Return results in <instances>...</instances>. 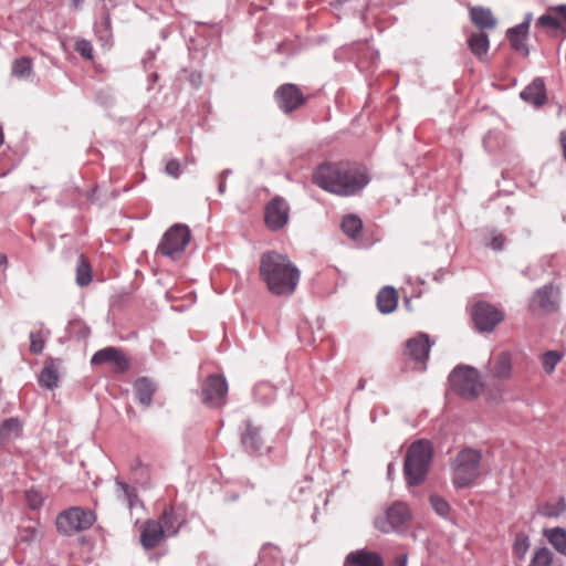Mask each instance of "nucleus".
<instances>
[{
    "instance_id": "obj_39",
    "label": "nucleus",
    "mask_w": 566,
    "mask_h": 566,
    "mask_svg": "<svg viewBox=\"0 0 566 566\" xmlns=\"http://www.w3.org/2000/svg\"><path fill=\"white\" fill-rule=\"evenodd\" d=\"M430 504L439 516L447 517L449 515L450 505L443 497L439 495H431Z\"/></svg>"
},
{
    "instance_id": "obj_16",
    "label": "nucleus",
    "mask_w": 566,
    "mask_h": 566,
    "mask_svg": "<svg viewBox=\"0 0 566 566\" xmlns=\"http://www.w3.org/2000/svg\"><path fill=\"white\" fill-rule=\"evenodd\" d=\"M109 363L114 366L116 373H124L129 368V361L123 352L115 347H106L97 350L92 359L91 364H105Z\"/></svg>"
},
{
    "instance_id": "obj_56",
    "label": "nucleus",
    "mask_w": 566,
    "mask_h": 566,
    "mask_svg": "<svg viewBox=\"0 0 566 566\" xmlns=\"http://www.w3.org/2000/svg\"><path fill=\"white\" fill-rule=\"evenodd\" d=\"M366 387V380L364 378H360L357 384V390L361 391Z\"/></svg>"
},
{
    "instance_id": "obj_24",
    "label": "nucleus",
    "mask_w": 566,
    "mask_h": 566,
    "mask_svg": "<svg viewBox=\"0 0 566 566\" xmlns=\"http://www.w3.org/2000/svg\"><path fill=\"white\" fill-rule=\"evenodd\" d=\"M470 18L472 22L480 29H494L496 19L493 17L492 11L483 7H473L470 10Z\"/></svg>"
},
{
    "instance_id": "obj_25",
    "label": "nucleus",
    "mask_w": 566,
    "mask_h": 566,
    "mask_svg": "<svg viewBox=\"0 0 566 566\" xmlns=\"http://www.w3.org/2000/svg\"><path fill=\"white\" fill-rule=\"evenodd\" d=\"M544 537L560 555L566 557V530L564 527H552L544 530Z\"/></svg>"
},
{
    "instance_id": "obj_20",
    "label": "nucleus",
    "mask_w": 566,
    "mask_h": 566,
    "mask_svg": "<svg viewBox=\"0 0 566 566\" xmlns=\"http://www.w3.org/2000/svg\"><path fill=\"white\" fill-rule=\"evenodd\" d=\"M520 96L523 101L535 106L543 105L546 102L545 84L543 80L535 78L520 93Z\"/></svg>"
},
{
    "instance_id": "obj_37",
    "label": "nucleus",
    "mask_w": 566,
    "mask_h": 566,
    "mask_svg": "<svg viewBox=\"0 0 566 566\" xmlns=\"http://www.w3.org/2000/svg\"><path fill=\"white\" fill-rule=\"evenodd\" d=\"M552 563V552L547 547H541L534 551L528 566H551Z\"/></svg>"
},
{
    "instance_id": "obj_29",
    "label": "nucleus",
    "mask_w": 566,
    "mask_h": 566,
    "mask_svg": "<svg viewBox=\"0 0 566 566\" xmlns=\"http://www.w3.org/2000/svg\"><path fill=\"white\" fill-rule=\"evenodd\" d=\"M21 434V423L17 418H8L0 424V446L13 441Z\"/></svg>"
},
{
    "instance_id": "obj_43",
    "label": "nucleus",
    "mask_w": 566,
    "mask_h": 566,
    "mask_svg": "<svg viewBox=\"0 0 566 566\" xmlns=\"http://www.w3.org/2000/svg\"><path fill=\"white\" fill-rule=\"evenodd\" d=\"M76 52L85 59L91 60L93 57V48L90 41L78 40L75 43Z\"/></svg>"
},
{
    "instance_id": "obj_47",
    "label": "nucleus",
    "mask_w": 566,
    "mask_h": 566,
    "mask_svg": "<svg viewBox=\"0 0 566 566\" xmlns=\"http://www.w3.org/2000/svg\"><path fill=\"white\" fill-rule=\"evenodd\" d=\"M557 13V19L560 20L562 29L566 30V4H559L552 9Z\"/></svg>"
},
{
    "instance_id": "obj_38",
    "label": "nucleus",
    "mask_w": 566,
    "mask_h": 566,
    "mask_svg": "<svg viewBox=\"0 0 566 566\" xmlns=\"http://www.w3.org/2000/svg\"><path fill=\"white\" fill-rule=\"evenodd\" d=\"M530 548V538L524 533H517L513 543V554L514 556L522 560L527 554Z\"/></svg>"
},
{
    "instance_id": "obj_34",
    "label": "nucleus",
    "mask_w": 566,
    "mask_h": 566,
    "mask_svg": "<svg viewBox=\"0 0 566 566\" xmlns=\"http://www.w3.org/2000/svg\"><path fill=\"white\" fill-rule=\"evenodd\" d=\"M92 281V270L88 263H86L83 255H80L76 265V283L80 286H85Z\"/></svg>"
},
{
    "instance_id": "obj_53",
    "label": "nucleus",
    "mask_w": 566,
    "mask_h": 566,
    "mask_svg": "<svg viewBox=\"0 0 566 566\" xmlns=\"http://www.w3.org/2000/svg\"><path fill=\"white\" fill-rule=\"evenodd\" d=\"M232 174L231 169H224L218 177V179L226 180Z\"/></svg>"
},
{
    "instance_id": "obj_30",
    "label": "nucleus",
    "mask_w": 566,
    "mask_h": 566,
    "mask_svg": "<svg viewBox=\"0 0 566 566\" xmlns=\"http://www.w3.org/2000/svg\"><path fill=\"white\" fill-rule=\"evenodd\" d=\"M566 512V500L564 496L558 497L555 502L547 501L537 507V513L544 517L556 518Z\"/></svg>"
},
{
    "instance_id": "obj_36",
    "label": "nucleus",
    "mask_w": 566,
    "mask_h": 566,
    "mask_svg": "<svg viewBox=\"0 0 566 566\" xmlns=\"http://www.w3.org/2000/svg\"><path fill=\"white\" fill-rule=\"evenodd\" d=\"M563 354L558 350H548L541 356V363L546 374H552L562 360Z\"/></svg>"
},
{
    "instance_id": "obj_12",
    "label": "nucleus",
    "mask_w": 566,
    "mask_h": 566,
    "mask_svg": "<svg viewBox=\"0 0 566 566\" xmlns=\"http://www.w3.org/2000/svg\"><path fill=\"white\" fill-rule=\"evenodd\" d=\"M275 99L279 108L284 113H291L304 104L305 97L295 84H283L275 91Z\"/></svg>"
},
{
    "instance_id": "obj_35",
    "label": "nucleus",
    "mask_w": 566,
    "mask_h": 566,
    "mask_svg": "<svg viewBox=\"0 0 566 566\" xmlns=\"http://www.w3.org/2000/svg\"><path fill=\"white\" fill-rule=\"evenodd\" d=\"M32 62L29 57L17 59L12 64V75L18 78H27L31 74Z\"/></svg>"
},
{
    "instance_id": "obj_27",
    "label": "nucleus",
    "mask_w": 566,
    "mask_h": 566,
    "mask_svg": "<svg viewBox=\"0 0 566 566\" xmlns=\"http://www.w3.org/2000/svg\"><path fill=\"white\" fill-rule=\"evenodd\" d=\"M116 486L117 499L122 502H125L130 511L137 507L138 505L143 506V504L138 500L137 492L134 488L119 480H116Z\"/></svg>"
},
{
    "instance_id": "obj_22",
    "label": "nucleus",
    "mask_w": 566,
    "mask_h": 566,
    "mask_svg": "<svg viewBox=\"0 0 566 566\" xmlns=\"http://www.w3.org/2000/svg\"><path fill=\"white\" fill-rule=\"evenodd\" d=\"M398 294L397 291L390 286H384L377 294V307L380 313L389 314L397 308Z\"/></svg>"
},
{
    "instance_id": "obj_7",
    "label": "nucleus",
    "mask_w": 566,
    "mask_h": 566,
    "mask_svg": "<svg viewBox=\"0 0 566 566\" xmlns=\"http://www.w3.org/2000/svg\"><path fill=\"white\" fill-rule=\"evenodd\" d=\"M95 520V514L91 510L71 507L57 515L56 527L62 534L71 535L90 528Z\"/></svg>"
},
{
    "instance_id": "obj_31",
    "label": "nucleus",
    "mask_w": 566,
    "mask_h": 566,
    "mask_svg": "<svg viewBox=\"0 0 566 566\" xmlns=\"http://www.w3.org/2000/svg\"><path fill=\"white\" fill-rule=\"evenodd\" d=\"M254 400L260 405H270L276 397L274 386L268 381H260L253 388Z\"/></svg>"
},
{
    "instance_id": "obj_54",
    "label": "nucleus",
    "mask_w": 566,
    "mask_h": 566,
    "mask_svg": "<svg viewBox=\"0 0 566 566\" xmlns=\"http://www.w3.org/2000/svg\"><path fill=\"white\" fill-rule=\"evenodd\" d=\"M398 566H406L407 564V555H399L397 557Z\"/></svg>"
},
{
    "instance_id": "obj_4",
    "label": "nucleus",
    "mask_w": 566,
    "mask_h": 566,
    "mask_svg": "<svg viewBox=\"0 0 566 566\" xmlns=\"http://www.w3.org/2000/svg\"><path fill=\"white\" fill-rule=\"evenodd\" d=\"M481 458V452L472 448H465L457 454L451 463L455 489L467 488L480 476Z\"/></svg>"
},
{
    "instance_id": "obj_45",
    "label": "nucleus",
    "mask_w": 566,
    "mask_h": 566,
    "mask_svg": "<svg viewBox=\"0 0 566 566\" xmlns=\"http://www.w3.org/2000/svg\"><path fill=\"white\" fill-rule=\"evenodd\" d=\"M504 243H505V238L503 237V234L497 233V232H492L491 241H490V243H488V245H490L494 251H501L504 247Z\"/></svg>"
},
{
    "instance_id": "obj_51",
    "label": "nucleus",
    "mask_w": 566,
    "mask_h": 566,
    "mask_svg": "<svg viewBox=\"0 0 566 566\" xmlns=\"http://www.w3.org/2000/svg\"><path fill=\"white\" fill-rule=\"evenodd\" d=\"M218 191L220 195H223L226 192V189H227V186H226V180H222V179H218Z\"/></svg>"
},
{
    "instance_id": "obj_1",
    "label": "nucleus",
    "mask_w": 566,
    "mask_h": 566,
    "mask_svg": "<svg viewBox=\"0 0 566 566\" xmlns=\"http://www.w3.org/2000/svg\"><path fill=\"white\" fill-rule=\"evenodd\" d=\"M314 184L338 196H353L369 182L365 170L349 163H326L316 168Z\"/></svg>"
},
{
    "instance_id": "obj_15",
    "label": "nucleus",
    "mask_w": 566,
    "mask_h": 566,
    "mask_svg": "<svg viewBox=\"0 0 566 566\" xmlns=\"http://www.w3.org/2000/svg\"><path fill=\"white\" fill-rule=\"evenodd\" d=\"M434 342L426 333H418L406 342V352L415 361L424 364Z\"/></svg>"
},
{
    "instance_id": "obj_50",
    "label": "nucleus",
    "mask_w": 566,
    "mask_h": 566,
    "mask_svg": "<svg viewBox=\"0 0 566 566\" xmlns=\"http://www.w3.org/2000/svg\"><path fill=\"white\" fill-rule=\"evenodd\" d=\"M493 137V133L490 132L484 138H483V145L485 147V149L488 150H492L491 147H490V143H491V138Z\"/></svg>"
},
{
    "instance_id": "obj_48",
    "label": "nucleus",
    "mask_w": 566,
    "mask_h": 566,
    "mask_svg": "<svg viewBox=\"0 0 566 566\" xmlns=\"http://www.w3.org/2000/svg\"><path fill=\"white\" fill-rule=\"evenodd\" d=\"M528 30L526 29V23H520L511 29H509L507 34L526 36Z\"/></svg>"
},
{
    "instance_id": "obj_19",
    "label": "nucleus",
    "mask_w": 566,
    "mask_h": 566,
    "mask_svg": "<svg viewBox=\"0 0 566 566\" xmlns=\"http://www.w3.org/2000/svg\"><path fill=\"white\" fill-rule=\"evenodd\" d=\"M344 566H384L379 554L359 549L347 555Z\"/></svg>"
},
{
    "instance_id": "obj_60",
    "label": "nucleus",
    "mask_w": 566,
    "mask_h": 566,
    "mask_svg": "<svg viewBox=\"0 0 566 566\" xmlns=\"http://www.w3.org/2000/svg\"><path fill=\"white\" fill-rule=\"evenodd\" d=\"M139 469H140V470H145L146 468H145L140 462H138V463L136 464V467L134 468V471H137V470H139Z\"/></svg>"
},
{
    "instance_id": "obj_21",
    "label": "nucleus",
    "mask_w": 566,
    "mask_h": 566,
    "mask_svg": "<svg viewBox=\"0 0 566 566\" xmlns=\"http://www.w3.org/2000/svg\"><path fill=\"white\" fill-rule=\"evenodd\" d=\"M134 391L137 401L145 407H149L156 391V386L149 378L140 377L134 382Z\"/></svg>"
},
{
    "instance_id": "obj_14",
    "label": "nucleus",
    "mask_w": 566,
    "mask_h": 566,
    "mask_svg": "<svg viewBox=\"0 0 566 566\" xmlns=\"http://www.w3.org/2000/svg\"><path fill=\"white\" fill-rule=\"evenodd\" d=\"M241 442L245 451L251 454H261L263 451L270 450L263 439L262 428L250 420L245 422V429L241 433Z\"/></svg>"
},
{
    "instance_id": "obj_18",
    "label": "nucleus",
    "mask_w": 566,
    "mask_h": 566,
    "mask_svg": "<svg viewBox=\"0 0 566 566\" xmlns=\"http://www.w3.org/2000/svg\"><path fill=\"white\" fill-rule=\"evenodd\" d=\"M489 375L496 380H507L512 375L511 355L502 352L489 361Z\"/></svg>"
},
{
    "instance_id": "obj_26",
    "label": "nucleus",
    "mask_w": 566,
    "mask_h": 566,
    "mask_svg": "<svg viewBox=\"0 0 566 566\" xmlns=\"http://www.w3.org/2000/svg\"><path fill=\"white\" fill-rule=\"evenodd\" d=\"M468 45L471 52L482 60L490 49V40L486 33L474 32L468 38Z\"/></svg>"
},
{
    "instance_id": "obj_44",
    "label": "nucleus",
    "mask_w": 566,
    "mask_h": 566,
    "mask_svg": "<svg viewBox=\"0 0 566 566\" xmlns=\"http://www.w3.org/2000/svg\"><path fill=\"white\" fill-rule=\"evenodd\" d=\"M165 171L167 175L178 178L181 175L180 163L176 159H171L166 164Z\"/></svg>"
},
{
    "instance_id": "obj_11",
    "label": "nucleus",
    "mask_w": 566,
    "mask_h": 566,
    "mask_svg": "<svg viewBox=\"0 0 566 566\" xmlns=\"http://www.w3.org/2000/svg\"><path fill=\"white\" fill-rule=\"evenodd\" d=\"M289 218L290 206L284 198L276 196L265 206L264 221L269 229H282L289 222Z\"/></svg>"
},
{
    "instance_id": "obj_5",
    "label": "nucleus",
    "mask_w": 566,
    "mask_h": 566,
    "mask_svg": "<svg viewBox=\"0 0 566 566\" xmlns=\"http://www.w3.org/2000/svg\"><path fill=\"white\" fill-rule=\"evenodd\" d=\"M449 382L452 390L460 397L473 400L483 389L480 373L471 366H458L450 376Z\"/></svg>"
},
{
    "instance_id": "obj_10",
    "label": "nucleus",
    "mask_w": 566,
    "mask_h": 566,
    "mask_svg": "<svg viewBox=\"0 0 566 566\" xmlns=\"http://www.w3.org/2000/svg\"><path fill=\"white\" fill-rule=\"evenodd\" d=\"M228 394V384L224 377L211 375L202 386V401L210 407L224 405Z\"/></svg>"
},
{
    "instance_id": "obj_8",
    "label": "nucleus",
    "mask_w": 566,
    "mask_h": 566,
    "mask_svg": "<svg viewBox=\"0 0 566 566\" xmlns=\"http://www.w3.org/2000/svg\"><path fill=\"white\" fill-rule=\"evenodd\" d=\"M190 238L191 233L188 226L176 223L165 232L158 245V251L163 255L175 260L185 251Z\"/></svg>"
},
{
    "instance_id": "obj_46",
    "label": "nucleus",
    "mask_w": 566,
    "mask_h": 566,
    "mask_svg": "<svg viewBox=\"0 0 566 566\" xmlns=\"http://www.w3.org/2000/svg\"><path fill=\"white\" fill-rule=\"evenodd\" d=\"M36 530L32 526L24 527L20 531V541L30 543L35 539Z\"/></svg>"
},
{
    "instance_id": "obj_58",
    "label": "nucleus",
    "mask_w": 566,
    "mask_h": 566,
    "mask_svg": "<svg viewBox=\"0 0 566 566\" xmlns=\"http://www.w3.org/2000/svg\"><path fill=\"white\" fill-rule=\"evenodd\" d=\"M104 24H105V28L108 30L109 27H111V18H109V14H105L104 17Z\"/></svg>"
},
{
    "instance_id": "obj_3",
    "label": "nucleus",
    "mask_w": 566,
    "mask_h": 566,
    "mask_svg": "<svg viewBox=\"0 0 566 566\" xmlns=\"http://www.w3.org/2000/svg\"><path fill=\"white\" fill-rule=\"evenodd\" d=\"M432 453V444L428 440H418L410 446L403 463L408 485L417 486L424 481Z\"/></svg>"
},
{
    "instance_id": "obj_57",
    "label": "nucleus",
    "mask_w": 566,
    "mask_h": 566,
    "mask_svg": "<svg viewBox=\"0 0 566 566\" xmlns=\"http://www.w3.org/2000/svg\"><path fill=\"white\" fill-rule=\"evenodd\" d=\"M8 259L4 254L0 253V268L7 265Z\"/></svg>"
},
{
    "instance_id": "obj_13",
    "label": "nucleus",
    "mask_w": 566,
    "mask_h": 566,
    "mask_svg": "<svg viewBox=\"0 0 566 566\" xmlns=\"http://www.w3.org/2000/svg\"><path fill=\"white\" fill-rule=\"evenodd\" d=\"M559 292L554 285L547 284L535 291L530 302L532 311L555 312L558 307Z\"/></svg>"
},
{
    "instance_id": "obj_2",
    "label": "nucleus",
    "mask_w": 566,
    "mask_h": 566,
    "mask_svg": "<svg viewBox=\"0 0 566 566\" xmlns=\"http://www.w3.org/2000/svg\"><path fill=\"white\" fill-rule=\"evenodd\" d=\"M260 277L275 296H291L300 282L297 266L284 254L269 251L260 260Z\"/></svg>"
},
{
    "instance_id": "obj_59",
    "label": "nucleus",
    "mask_w": 566,
    "mask_h": 566,
    "mask_svg": "<svg viewBox=\"0 0 566 566\" xmlns=\"http://www.w3.org/2000/svg\"><path fill=\"white\" fill-rule=\"evenodd\" d=\"M157 80H158V75H157V73H151V74L149 75V81H150V83H151V84L156 83V82H157Z\"/></svg>"
},
{
    "instance_id": "obj_42",
    "label": "nucleus",
    "mask_w": 566,
    "mask_h": 566,
    "mask_svg": "<svg viewBox=\"0 0 566 566\" xmlns=\"http://www.w3.org/2000/svg\"><path fill=\"white\" fill-rule=\"evenodd\" d=\"M511 46L517 51L524 53V55H528V49L525 44L526 36L511 35L507 34Z\"/></svg>"
},
{
    "instance_id": "obj_61",
    "label": "nucleus",
    "mask_w": 566,
    "mask_h": 566,
    "mask_svg": "<svg viewBox=\"0 0 566 566\" xmlns=\"http://www.w3.org/2000/svg\"><path fill=\"white\" fill-rule=\"evenodd\" d=\"M3 144V129H2V126L0 125V146Z\"/></svg>"
},
{
    "instance_id": "obj_52",
    "label": "nucleus",
    "mask_w": 566,
    "mask_h": 566,
    "mask_svg": "<svg viewBox=\"0 0 566 566\" xmlns=\"http://www.w3.org/2000/svg\"><path fill=\"white\" fill-rule=\"evenodd\" d=\"M533 14L531 12H527L524 17V21L522 23H526V29H530V24L532 22Z\"/></svg>"
},
{
    "instance_id": "obj_40",
    "label": "nucleus",
    "mask_w": 566,
    "mask_h": 566,
    "mask_svg": "<svg viewBox=\"0 0 566 566\" xmlns=\"http://www.w3.org/2000/svg\"><path fill=\"white\" fill-rule=\"evenodd\" d=\"M25 500L31 510H39L43 504V496L36 490L27 491Z\"/></svg>"
},
{
    "instance_id": "obj_55",
    "label": "nucleus",
    "mask_w": 566,
    "mask_h": 566,
    "mask_svg": "<svg viewBox=\"0 0 566 566\" xmlns=\"http://www.w3.org/2000/svg\"><path fill=\"white\" fill-rule=\"evenodd\" d=\"M394 472H395V464L391 462V463H389V464H388V467H387V475H388V478H389V479L391 478V475L394 474Z\"/></svg>"
},
{
    "instance_id": "obj_33",
    "label": "nucleus",
    "mask_w": 566,
    "mask_h": 566,
    "mask_svg": "<svg viewBox=\"0 0 566 566\" xmlns=\"http://www.w3.org/2000/svg\"><path fill=\"white\" fill-rule=\"evenodd\" d=\"M57 382V370L52 365H45L39 375V384L46 389H53Z\"/></svg>"
},
{
    "instance_id": "obj_23",
    "label": "nucleus",
    "mask_w": 566,
    "mask_h": 566,
    "mask_svg": "<svg viewBox=\"0 0 566 566\" xmlns=\"http://www.w3.org/2000/svg\"><path fill=\"white\" fill-rule=\"evenodd\" d=\"M158 522L161 523V527L165 530L166 536L170 537L175 536L179 532L184 524V518L174 509H166Z\"/></svg>"
},
{
    "instance_id": "obj_28",
    "label": "nucleus",
    "mask_w": 566,
    "mask_h": 566,
    "mask_svg": "<svg viewBox=\"0 0 566 566\" xmlns=\"http://www.w3.org/2000/svg\"><path fill=\"white\" fill-rule=\"evenodd\" d=\"M36 329L30 332V352L39 355L44 350L45 337H49L51 332L44 328V324L39 322L35 324Z\"/></svg>"
},
{
    "instance_id": "obj_6",
    "label": "nucleus",
    "mask_w": 566,
    "mask_h": 566,
    "mask_svg": "<svg viewBox=\"0 0 566 566\" xmlns=\"http://www.w3.org/2000/svg\"><path fill=\"white\" fill-rule=\"evenodd\" d=\"M411 513L402 502H395L382 515L375 518V527L382 533H403L408 530Z\"/></svg>"
},
{
    "instance_id": "obj_32",
    "label": "nucleus",
    "mask_w": 566,
    "mask_h": 566,
    "mask_svg": "<svg viewBox=\"0 0 566 566\" xmlns=\"http://www.w3.org/2000/svg\"><path fill=\"white\" fill-rule=\"evenodd\" d=\"M342 229L349 238L356 239L361 232L363 222L357 216L348 214L342 221Z\"/></svg>"
},
{
    "instance_id": "obj_41",
    "label": "nucleus",
    "mask_w": 566,
    "mask_h": 566,
    "mask_svg": "<svg viewBox=\"0 0 566 566\" xmlns=\"http://www.w3.org/2000/svg\"><path fill=\"white\" fill-rule=\"evenodd\" d=\"M537 25L551 29H562L560 20L556 15L551 13L543 14L537 20Z\"/></svg>"
},
{
    "instance_id": "obj_49",
    "label": "nucleus",
    "mask_w": 566,
    "mask_h": 566,
    "mask_svg": "<svg viewBox=\"0 0 566 566\" xmlns=\"http://www.w3.org/2000/svg\"><path fill=\"white\" fill-rule=\"evenodd\" d=\"M560 144L563 147L564 158L566 160V129L564 132H562V134H560Z\"/></svg>"
},
{
    "instance_id": "obj_9",
    "label": "nucleus",
    "mask_w": 566,
    "mask_h": 566,
    "mask_svg": "<svg viewBox=\"0 0 566 566\" xmlns=\"http://www.w3.org/2000/svg\"><path fill=\"white\" fill-rule=\"evenodd\" d=\"M472 318L480 332H492L504 318L502 311L486 302H479L472 311Z\"/></svg>"
},
{
    "instance_id": "obj_17",
    "label": "nucleus",
    "mask_w": 566,
    "mask_h": 566,
    "mask_svg": "<svg viewBox=\"0 0 566 566\" xmlns=\"http://www.w3.org/2000/svg\"><path fill=\"white\" fill-rule=\"evenodd\" d=\"M167 537L161 523L155 520H148L140 533V543L146 549L155 548L159 543Z\"/></svg>"
}]
</instances>
